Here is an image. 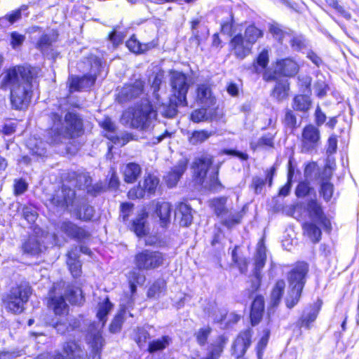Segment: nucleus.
<instances>
[{
    "label": "nucleus",
    "instance_id": "2eb2a0df",
    "mask_svg": "<svg viewBox=\"0 0 359 359\" xmlns=\"http://www.w3.org/2000/svg\"><path fill=\"white\" fill-rule=\"evenodd\" d=\"M308 264L305 262L298 263L296 266L290 271L288 280L290 285L297 287L294 290L296 294L299 291H302L306 282V275L308 272Z\"/></svg>",
    "mask_w": 359,
    "mask_h": 359
},
{
    "label": "nucleus",
    "instance_id": "6ab92c4d",
    "mask_svg": "<svg viewBox=\"0 0 359 359\" xmlns=\"http://www.w3.org/2000/svg\"><path fill=\"white\" fill-rule=\"evenodd\" d=\"M187 168V161L181 159L173 166L164 177L165 181L169 187H175Z\"/></svg>",
    "mask_w": 359,
    "mask_h": 359
},
{
    "label": "nucleus",
    "instance_id": "f8f14e48",
    "mask_svg": "<svg viewBox=\"0 0 359 359\" xmlns=\"http://www.w3.org/2000/svg\"><path fill=\"white\" fill-rule=\"evenodd\" d=\"M56 226L57 233H64L67 237L77 241L88 239L90 236L86 229L69 220L60 221L57 224Z\"/></svg>",
    "mask_w": 359,
    "mask_h": 359
},
{
    "label": "nucleus",
    "instance_id": "423d86ee",
    "mask_svg": "<svg viewBox=\"0 0 359 359\" xmlns=\"http://www.w3.org/2000/svg\"><path fill=\"white\" fill-rule=\"evenodd\" d=\"M165 260L162 252L151 250H143L134 257V264L139 270H153L163 264Z\"/></svg>",
    "mask_w": 359,
    "mask_h": 359
},
{
    "label": "nucleus",
    "instance_id": "a878e982",
    "mask_svg": "<svg viewBox=\"0 0 359 359\" xmlns=\"http://www.w3.org/2000/svg\"><path fill=\"white\" fill-rule=\"evenodd\" d=\"M124 181L127 183H134L140 177L142 169L140 165L135 163H129L121 168Z\"/></svg>",
    "mask_w": 359,
    "mask_h": 359
},
{
    "label": "nucleus",
    "instance_id": "e433bc0d",
    "mask_svg": "<svg viewBox=\"0 0 359 359\" xmlns=\"http://www.w3.org/2000/svg\"><path fill=\"white\" fill-rule=\"evenodd\" d=\"M177 215L180 217V224L181 226H188L193 220L191 208L186 203H181L177 206Z\"/></svg>",
    "mask_w": 359,
    "mask_h": 359
},
{
    "label": "nucleus",
    "instance_id": "5701e85b",
    "mask_svg": "<svg viewBox=\"0 0 359 359\" xmlns=\"http://www.w3.org/2000/svg\"><path fill=\"white\" fill-rule=\"evenodd\" d=\"M196 102L204 107H210L215 104V97L208 84L198 85L196 88Z\"/></svg>",
    "mask_w": 359,
    "mask_h": 359
},
{
    "label": "nucleus",
    "instance_id": "a211bd4d",
    "mask_svg": "<svg viewBox=\"0 0 359 359\" xmlns=\"http://www.w3.org/2000/svg\"><path fill=\"white\" fill-rule=\"evenodd\" d=\"M144 83L136 80L133 84L126 85L118 94V100L124 102L140 96L143 92Z\"/></svg>",
    "mask_w": 359,
    "mask_h": 359
},
{
    "label": "nucleus",
    "instance_id": "aec40b11",
    "mask_svg": "<svg viewBox=\"0 0 359 359\" xmlns=\"http://www.w3.org/2000/svg\"><path fill=\"white\" fill-rule=\"evenodd\" d=\"M307 211L312 220L322 224L327 230H330L331 224L330 221L325 217L321 206L316 201L311 200L308 203Z\"/></svg>",
    "mask_w": 359,
    "mask_h": 359
},
{
    "label": "nucleus",
    "instance_id": "0e129e2a",
    "mask_svg": "<svg viewBox=\"0 0 359 359\" xmlns=\"http://www.w3.org/2000/svg\"><path fill=\"white\" fill-rule=\"evenodd\" d=\"M163 74L161 72L156 74L153 79L151 88L153 89V94L158 102H159V95L158 94V91L160 89V86L163 81Z\"/></svg>",
    "mask_w": 359,
    "mask_h": 359
},
{
    "label": "nucleus",
    "instance_id": "4d7b16f0",
    "mask_svg": "<svg viewBox=\"0 0 359 359\" xmlns=\"http://www.w3.org/2000/svg\"><path fill=\"white\" fill-rule=\"evenodd\" d=\"M74 212L76 213L77 216L81 219L90 220L94 215V209L92 206L88 205H85L79 208V204L78 203V210Z\"/></svg>",
    "mask_w": 359,
    "mask_h": 359
},
{
    "label": "nucleus",
    "instance_id": "4c0bfd02",
    "mask_svg": "<svg viewBox=\"0 0 359 359\" xmlns=\"http://www.w3.org/2000/svg\"><path fill=\"white\" fill-rule=\"evenodd\" d=\"M227 341L228 339L225 336H219L216 339L215 342L212 344L208 357L204 359H217L223 351V348L226 344Z\"/></svg>",
    "mask_w": 359,
    "mask_h": 359
},
{
    "label": "nucleus",
    "instance_id": "4468645a",
    "mask_svg": "<svg viewBox=\"0 0 359 359\" xmlns=\"http://www.w3.org/2000/svg\"><path fill=\"white\" fill-rule=\"evenodd\" d=\"M213 163L212 157L210 155H203L196 158L192 169L194 172V180L199 184H203L205 182L208 170Z\"/></svg>",
    "mask_w": 359,
    "mask_h": 359
},
{
    "label": "nucleus",
    "instance_id": "864d4df0",
    "mask_svg": "<svg viewBox=\"0 0 359 359\" xmlns=\"http://www.w3.org/2000/svg\"><path fill=\"white\" fill-rule=\"evenodd\" d=\"M296 289V286L290 285L289 291L285 298L286 306L289 309L294 307L299 300L302 291H299L298 294H296L294 292Z\"/></svg>",
    "mask_w": 359,
    "mask_h": 359
},
{
    "label": "nucleus",
    "instance_id": "49530a36",
    "mask_svg": "<svg viewBox=\"0 0 359 359\" xmlns=\"http://www.w3.org/2000/svg\"><path fill=\"white\" fill-rule=\"evenodd\" d=\"M269 31L273 37L283 43V41H287L288 38H291L290 30H283L278 24H273L269 27Z\"/></svg>",
    "mask_w": 359,
    "mask_h": 359
},
{
    "label": "nucleus",
    "instance_id": "79ce46f5",
    "mask_svg": "<svg viewBox=\"0 0 359 359\" xmlns=\"http://www.w3.org/2000/svg\"><path fill=\"white\" fill-rule=\"evenodd\" d=\"M178 106L182 105L180 104L178 100L173 97L170 100L169 104L165 105L162 104L159 106L158 110L163 116L168 118H172L177 114V107Z\"/></svg>",
    "mask_w": 359,
    "mask_h": 359
},
{
    "label": "nucleus",
    "instance_id": "412c9836",
    "mask_svg": "<svg viewBox=\"0 0 359 359\" xmlns=\"http://www.w3.org/2000/svg\"><path fill=\"white\" fill-rule=\"evenodd\" d=\"M43 243L42 236L33 234L30 235L23 243L22 248L25 253L36 255L41 252L45 248Z\"/></svg>",
    "mask_w": 359,
    "mask_h": 359
},
{
    "label": "nucleus",
    "instance_id": "dca6fc26",
    "mask_svg": "<svg viewBox=\"0 0 359 359\" xmlns=\"http://www.w3.org/2000/svg\"><path fill=\"white\" fill-rule=\"evenodd\" d=\"M230 50L231 53L238 59L243 60L248 55L252 49L243 36L241 34H235L229 43Z\"/></svg>",
    "mask_w": 359,
    "mask_h": 359
},
{
    "label": "nucleus",
    "instance_id": "69168bd1",
    "mask_svg": "<svg viewBox=\"0 0 359 359\" xmlns=\"http://www.w3.org/2000/svg\"><path fill=\"white\" fill-rule=\"evenodd\" d=\"M310 191L311 187L309 183L302 182L298 184L295 194L297 197L304 198L309 194Z\"/></svg>",
    "mask_w": 359,
    "mask_h": 359
},
{
    "label": "nucleus",
    "instance_id": "603ef678",
    "mask_svg": "<svg viewBox=\"0 0 359 359\" xmlns=\"http://www.w3.org/2000/svg\"><path fill=\"white\" fill-rule=\"evenodd\" d=\"M54 41L55 38L53 35L43 34L36 42V47L43 53H45L50 48L52 43Z\"/></svg>",
    "mask_w": 359,
    "mask_h": 359
},
{
    "label": "nucleus",
    "instance_id": "13d9d810",
    "mask_svg": "<svg viewBox=\"0 0 359 359\" xmlns=\"http://www.w3.org/2000/svg\"><path fill=\"white\" fill-rule=\"evenodd\" d=\"M333 192V184L327 180L323 181L320 186V194L323 196L324 200L326 201H330L332 197Z\"/></svg>",
    "mask_w": 359,
    "mask_h": 359
},
{
    "label": "nucleus",
    "instance_id": "ea45409f",
    "mask_svg": "<svg viewBox=\"0 0 359 359\" xmlns=\"http://www.w3.org/2000/svg\"><path fill=\"white\" fill-rule=\"evenodd\" d=\"M262 36L263 32L261 29L254 25H250L245 29L243 38L246 40V42L252 47L253 44Z\"/></svg>",
    "mask_w": 359,
    "mask_h": 359
},
{
    "label": "nucleus",
    "instance_id": "8fccbe9b",
    "mask_svg": "<svg viewBox=\"0 0 359 359\" xmlns=\"http://www.w3.org/2000/svg\"><path fill=\"white\" fill-rule=\"evenodd\" d=\"M165 281L163 279H158L149 287L147 295L150 298H157L163 293L165 288Z\"/></svg>",
    "mask_w": 359,
    "mask_h": 359
},
{
    "label": "nucleus",
    "instance_id": "f704fd0d",
    "mask_svg": "<svg viewBox=\"0 0 359 359\" xmlns=\"http://www.w3.org/2000/svg\"><path fill=\"white\" fill-rule=\"evenodd\" d=\"M48 306L57 316H63L68 312V306L62 296L51 297L48 302Z\"/></svg>",
    "mask_w": 359,
    "mask_h": 359
},
{
    "label": "nucleus",
    "instance_id": "c756f323",
    "mask_svg": "<svg viewBox=\"0 0 359 359\" xmlns=\"http://www.w3.org/2000/svg\"><path fill=\"white\" fill-rule=\"evenodd\" d=\"M191 29L197 46H199L202 41H205L209 35L208 27L201 24L198 20H194L191 22Z\"/></svg>",
    "mask_w": 359,
    "mask_h": 359
},
{
    "label": "nucleus",
    "instance_id": "680f3d73",
    "mask_svg": "<svg viewBox=\"0 0 359 359\" xmlns=\"http://www.w3.org/2000/svg\"><path fill=\"white\" fill-rule=\"evenodd\" d=\"M21 16L20 11H13L12 13L6 15L4 18L0 19V23L2 25L8 26L11 25L15 22H16L18 19H20Z\"/></svg>",
    "mask_w": 359,
    "mask_h": 359
},
{
    "label": "nucleus",
    "instance_id": "9d476101",
    "mask_svg": "<svg viewBox=\"0 0 359 359\" xmlns=\"http://www.w3.org/2000/svg\"><path fill=\"white\" fill-rule=\"evenodd\" d=\"M320 144V132L312 124L306 126L302 132L301 146L304 152L315 150Z\"/></svg>",
    "mask_w": 359,
    "mask_h": 359
},
{
    "label": "nucleus",
    "instance_id": "f3484780",
    "mask_svg": "<svg viewBox=\"0 0 359 359\" xmlns=\"http://www.w3.org/2000/svg\"><path fill=\"white\" fill-rule=\"evenodd\" d=\"M251 337L250 330H246L241 332L234 341L232 346V354L235 355L237 359H242V356L250 345Z\"/></svg>",
    "mask_w": 359,
    "mask_h": 359
},
{
    "label": "nucleus",
    "instance_id": "338daca9",
    "mask_svg": "<svg viewBox=\"0 0 359 359\" xmlns=\"http://www.w3.org/2000/svg\"><path fill=\"white\" fill-rule=\"evenodd\" d=\"M221 30L224 34L229 36H233L236 34L235 24L232 16L230 21L222 24Z\"/></svg>",
    "mask_w": 359,
    "mask_h": 359
},
{
    "label": "nucleus",
    "instance_id": "de8ad7c7",
    "mask_svg": "<svg viewBox=\"0 0 359 359\" xmlns=\"http://www.w3.org/2000/svg\"><path fill=\"white\" fill-rule=\"evenodd\" d=\"M72 177L75 179V186L80 189H86L88 191L89 184H91V177L87 173H76L72 174Z\"/></svg>",
    "mask_w": 359,
    "mask_h": 359
},
{
    "label": "nucleus",
    "instance_id": "7ed1b4c3",
    "mask_svg": "<svg viewBox=\"0 0 359 359\" xmlns=\"http://www.w3.org/2000/svg\"><path fill=\"white\" fill-rule=\"evenodd\" d=\"M156 111L147 100L135 107L128 108L124 111L121 123L132 128L142 130H149L156 118Z\"/></svg>",
    "mask_w": 359,
    "mask_h": 359
},
{
    "label": "nucleus",
    "instance_id": "bf43d9fd",
    "mask_svg": "<svg viewBox=\"0 0 359 359\" xmlns=\"http://www.w3.org/2000/svg\"><path fill=\"white\" fill-rule=\"evenodd\" d=\"M126 309H121L119 313L115 316L113 321L110 325L109 330L111 332L116 333L118 332L121 327L122 323L124 320V316L126 314Z\"/></svg>",
    "mask_w": 359,
    "mask_h": 359
},
{
    "label": "nucleus",
    "instance_id": "6e6d98bb",
    "mask_svg": "<svg viewBox=\"0 0 359 359\" xmlns=\"http://www.w3.org/2000/svg\"><path fill=\"white\" fill-rule=\"evenodd\" d=\"M212 332V329L209 326L198 329L195 333L194 337L196 341L201 346H204L208 340L209 335Z\"/></svg>",
    "mask_w": 359,
    "mask_h": 359
},
{
    "label": "nucleus",
    "instance_id": "5fc2aeb1",
    "mask_svg": "<svg viewBox=\"0 0 359 359\" xmlns=\"http://www.w3.org/2000/svg\"><path fill=\"white\" fill-rule=\"evenodd\" d=\"M270 336V330L264 328L262 331V336L257 346V354L258 359H262L263 351L266 348Z\"/></svg>",
    "mask_w": 359,
    "mask_h": 359
},
{
    "label": "nucleus",
    "instance_id": "e2e57ef3",
    "mask_svg": "<svg viewBox=\"0 0 359 359\" xmlns=\"http://www.w3.org/2000/svg\"><path fill=\"white\" fill-rule=\"evenodd\" d=\"M287 41L295 50H300L305 46V40L302 36H294L291 33V38H288Z\"/></svg>",
    "mask_w": 359,
    "mask_h": 359
},
{
    "label": "nucleus",
    "instance_id": "37998d69",
    "mask_svg": "<svg viewBox=\"0 0 359 359\" xmlns=\"http://www.w3.org/2000/svg\"><path fill=\"white\" fill-rule=\"evenodd\" d=\"M285 287V283L284 280H279L276 282L275 286L273 288L271 296V304L273 306H276L279 304Z\"/></svg>",
    "mask_w": 359,
    "mask_h": 359
},
{
    "label": "nucleus",
    "instance_id": "20e7f679",
    "mask_svg": "<svg viewBox=\"0 0 359 359\" xmlns=\"http://www.w3.org/2000/svg\"><path fill=\"white\" fill-rule=\"evenodd\" d=\"M46 205L59 210H67L69 212L78 210V199L75 191L63 185L61 189L48 195Z\"/></svg>",
    "mask_w": 359,
    "mask_h": 359
},
{
    "label": "nucleus",
    "instance_id": "393cba45",
    "mask_svg": "<svg viewBox=\"0 0 359 359\" xmlns=\"http://www.w3.org/2000/svg\"><path fill=\"white\" fill-rule=\"evenodd\" d=\"M155 212L159 218L161 226L165 227L170 223L172 205L170 203L165 201L158 202Z\"/></svg>",
    "mask_w": 359,
    "mask_h": 359
},
{
    "label": "nucleus",
    "instance_id": "c03bdc74",
    "mask_svg": "<svg viewBox=\"0 0 359 359\" xmlns=\"http://www.w3.org/2000/svg\"><path fill=\"white\" fill-rule=\"evenodd\" d=\"M139 269H133L128 273V280L132 294L136 291V285L144 283L145 277L142 275Z\"/></svg>",
    "mask_w": 359,
    "mask_h": 359
},
{
    "label": "nucleus",
    "instance_id": "ddd939ff",
    "mask_svg": "<svg viewBox=\"0 0 359 359\" xmlns=\"http://www.w3.org/2000/svg\"><path fill=\"white\" fill-rule=\"evenodd\" d=\"M266 259V248L262 242L258 243L256 254L255 256V269L253 272V278L252 279V292L258 290L261 283L260 271L265 265Z\"/></svg>",
    "mask_w": 359,
    "mask_h": 359
},
{
    "label": "nucleus",
    "instance_id": "3c124183",
    "mask_svg": "<svg viewBox=\"0 0 359 359\" xmlns=\"http://www.w3.org/2000/svg\"><path fill=\"white\" fill-rule=\"evenodd\" d=\"M212 134V132L205 130H195L191 133L189 140L192 144H198L208 140Z\"/></svg>",
    "mask_w": 359,
    "mask_h": 359
},
{
    "label": "nucleus",
    "instance_id": "9b49d317",
    "mask_svg": "<svg viewBox=\"0 0 359 359\" xmlns=\"http://www.w3.org/2000/svg\"><path fill=\"white\" fill-rule=\"evenodd\" d=\"M159 180L154 175H148L144 180L140 182L136 188L132 189L128 192V196L131 199L142 198L146 194H154L158 186Z\"/></svg>",
    "mask_w": 359,
    "mask_h": 359
},
{
    "label": "nucleus",
    "instance_id": "a19ab883",
    "mask_svg": "<svg viewBox=\"0 0 359 359\" xmlns=\"http://www.w3.org/2000/svg\"><path fill=\"white\" fill-rule=\"evenodd\" d=\"M311 105V101L309 96L299 95L294 97L292 108L296 111H307Z\"/></svg>",
    "mask_w": 359,
    "mask_h": 359
},
{
    "label": "nucleus",
    "instance_id": "a18cd8bd",
    "mask_svg": "<svg viewBox=\"0 0 359 359\" xmlns=\"http://www.w3.org/2000/svg\"><path fill=\"white\" fill-rule=\"evenodd\" d=\"M269 63V50L263 49L259 54L256 61L253 63V70L255 73L263 71Z\"/></svg>",
    "mask_w": 359,
    "mask_h": 359
},
{
    "label": "nucleus",
    "instance_id": "052dcab7",
    "mask_svg": "<svg viewBox=\"0 0 359 359\" xmlns=\"http://www.w3.org/2000/svg\"><path fill=\"white\" fill-rule=\"evenodd\" d=\"M283 123L287 128L291 130L296 128L297 118L291 109L285 110Z\"/></svg>",
    "mask_w": 359,
    "mask_h": 359
},
{
    "label": "nucleus",
    "instance_id": "774afa93",
    "mask_svg": "<svg viewBox=\"0 0 359 359\" xmlns=\"http://www.w3.org/2000/svg\"><path fill=\"white\" fill-rule=\"evenodd\" d=\"M206 116V109L203 107L201 109L194 111L191 114V119L194 122L198 123L204 121Z\"/></svg>",
    "mask_w": 359,
    "mask_h": 359
},
{
    "label": "nucleus",
    "instance_id": "2f4dec72",
    "mask_svg": "<svg viewBox=\"0 0 359 359\" xmlns=\"http://www.w3.org/2000/svg\"><path fill=\"white\" fill-rule=\"evenodd\" d=\"M27 146L32 156L42 157L46 154V144L41 140L31 137L27 140Z\"/></svg>",
    "mask_w": 359,
    "mask_h": 359
},
{
    "label": "nucleus",
    "instance_id": "c9c22d12",
    "mask_svg": "<svg viewBox=\"0 0 359 359\" xmlns=\"http://www.w3.org/2000/svg\"><path fill=\"white\" fill-rule=\"evenodd\" d=\"M67 264L69 271L74 277H78L81 274V264L78 260L77 249L72 250L67 254Z\"/></svg>",
    "mask_w": 359,
    "mask_h": 359
},
{
    "label": "nucleus",
    "instance_id": "f257e3e1",
    "mask_svg": "<svg viewBox=\"0 0 359 359\" xmlns=\"http://www.w3.org/2000/svg\"><path fill=\"white\" fill-rule=\"evenodd\" d=\"M39 69L26 65H17L4 71L1 74V88L10 90L11 101L16 109L26 108L32 94V81Z\"/></svg>",
    "mask_w": 359,
    "mask_h": 359
},
{
    "label": "nucleus",
    "instance_id": "7c9ffc66",
    "mask_svg": "<svg viewBox=\"0 0 359 359\" xmlns=\"http://www.w3.org/2000/svg\"><path fill=\"white\" fill-rule=\"evenodd\" d=\"M290 83L286 79H281L276 82L271 96L278 102H282L288 96Z\"/></svg>",
    "mask_w": 359,
    "mask_h": 359
},
{
    "label": "nucleus",
    "instance_id": "09e8293b",
    "mask_svg": "<svg viewBox=\"0 0 359 359\" xmlns=\"http://www.w3.org/2000/svg\"><path fill=\"white\" fill-rule=\"evenodd\" d=\"M150 339L149 333L142 327H137L134 331L133 339L140 348L144 347Z\"/></svg>",
    "mask_w": 359,
    "mask_h": 359
},
{
    "label": "nucleus",
    "instance_id": "6e6552de",
    "mask_svg": "<svg viewBox=\"0 0 359 359\" xmlns=\"http://www.w3.org/2000/svg\"><path fill=\"white\" fill-rule=\"evenodd\" d=\"M298 71V64L291 58H285L276 62L273 72L266 71L263 77L265 81H271L277 79V74L284 76H294Z\"/></svg>",
    "mask_w": 359,
    "mask_h": 359
},
{
    "label": "nucleus",
    "instance_id": "39448f33",
    "mask_svg": "<svg viewBox=\"0 0 359 359\" xmlns=\"http://www.w3.org/2000/svg\"><path fill=\"white\" fill-rule=\"evenodd\" d=\"M31 294L32 288L27 282H22L13 287L4 299L6 309L13 313H22Z\"/></svg>",
    "mask_w": 359,
    "mask_h": 359
},
{
    "label": "nucleus",
    "instance_id": "473e14b6",
    "mask_svg": "<svg viewBox=\"0 0 359 359\" xmlns=\"http://www.w3.org/2000/svg\"><path fill=\"white\" fill-rule=\"evenodd\" d=\"M148 215L145 210H141L137 218L133 221L132 229L138 237L144 236L147 232L146 219Z\"/></svg>",
    "mask_w": 359,
    "mask_h": 359
},
{
    "label": "nucleus",
    "instance_id": "4be33fe9",
    "mask_svg": "<svg viewBox=\"0 0 359 359\" xmlns=\"http://www.w3.org/2000/svg\"><path fill=\"white\" fill-rule=\"evenodd\" d=\"M96 80L95 75H84L82 77L72 76L69 79L70 91L81 90L91 87Z\"/></svg>",
    "mask_w": 359,
    "mask_h": 359
},
{
    "label": "nucleus",
    "instance_id": "cd10ccee",
    "mask_svg": "<svg viewBox=\"0 0 359 359\" xmlns=\"http://www.w3.org/2000/svg\"><path fill=\"white\" fill-rule=\"evenodd\" d=\"M264 309V300L262 296H257L254 299L250 312V319L253 325H257L261 320Z\"/></svg>",
    "mask_w": 359,
    "mask_h": 359
},
{
    "label": "nucleus",
    "instance_id": "0eeeda50",
    "mask_svg": "<svg viewBox=\"0 0 359 359\" xmlns=\"http://www.w3.org/2000/svg\"><path fill=\"white\" fill-rule=\"evenodd\" d=\"M226 198L221 197L213 199L211 204L215 214L221 219L222 224L227 227H231L240 222L241 216L237 211L229 208L226 205Z\"/></svg>",
    "mask_w": 359,
    "mask_h": 359
},
{
    "label": "nucleus",
    "instance_id": "1a4fd4ad",
    "mask_svg": "<svg viewBox=\"0 0 359 359\" xmlns=\"http://www.w3.org/2000/svg\"><path fill=\"white\" fill-rule=\"evenodd\" d=\"M170 83L174 98L178 100L180 104L187 106V93L189 88L187 76L182 72H173L171 74Z\"/></svg>",
    "mask_w": 359,
    "mask_h": 359
},
{
    "label": "nucleus",
    "instance_id": "b1692460",
    "mask_svg": "<svg viewBox=\"0 0 359 359\" xmlns=\"http://www.w3.org/2000/svg\"><path fill=\"white\" fill-rule=\"evenodd\" d=\"M321 305L322 302L318 301L310 308L309 311H304L299 320L298 325L300 327H305L309 330L311 328V323H313L318 316Z\"/></svg>",
    "mask_w": 359,
    "mask_h": 359
},
{
    "label": "nucleus",
    "instance_id": "f03ea898",
    "mask_svg": "<svg viewBox=\"0 0 359 359\" xmlns=\"http://www.w3.org/2000/svg\"><path fill=\"white\" fill-rule=\"evenodd\" d=\"M53 125L51 128L52 142L59 143L63 140L74 139L81 136L83 132V121L79 114L68 112L64 121L57 114H52Z\"/></svg>",
    "mask_w": 359,
    "mask_h": 359
},
{
    "label": "nucleus",
    "instance_id": "bb28decb",
    "mask_svg": "<svg viewBox=\"0 0 359 359\" xmlns=\"http://www.w3.org/2000/svg\"><path fill=\"white\" fill-rule=\"evenodd\" d=\"M156 46L154 41H151L147 43H141L133 35L127 41L126 46L133 53L136 54L143 53Z\"/></svg>",
    "mask_w": 359,
    "mask_h": 359
},
{
    "label": "nucleus",
    "instance_id": "72a5a7b5",
    "mask_svg": "<svg viewBox=\"0 0 359 359\" xmlns=\"http://www.w3.org/2000/svg\"><path fill=\"white\" fill-rule=\"evenodd\" d=\"M65 297L72 304L81 305L84 302V297L81 290L78 287L67 285L65 289Z\"/></svg>",
    "mask_w": 359,
    "mask_h": 359
},
{
    "label": "nucleus",
    "instance_id": "c85d7f7f",
    "mask_svg": "<svg viewBox=\"0 0 359 359\" xmlns=\"http://www.w3.org/2000/svg\"><path fill=\"white\" fill-rule=\"evenodd\" d=\"M172 343V337L169 335H164L150 341L148 344L147 351L151 354L158 351H163L168 348Z\"/></svg>",
    "mask_w": 359,
    "mask_h": 359
},
{
    "label": "nucleus",
    "instance_id": "58836bf2",
    "mask_svg": "<svg viewBox=\"0 0 359 359\" xmlns=\"http://www.w3.org/2000/svg\"><path fill=\"white\" fill-rule=\"evenodd\" d=\"M304 233L306 235L312 242L317 243L321 238L320 229L314 224L305 222L303 224Z\"/></svg>",
    "mask_w": 359,
    "mask_h": 359
}]
</instances>
